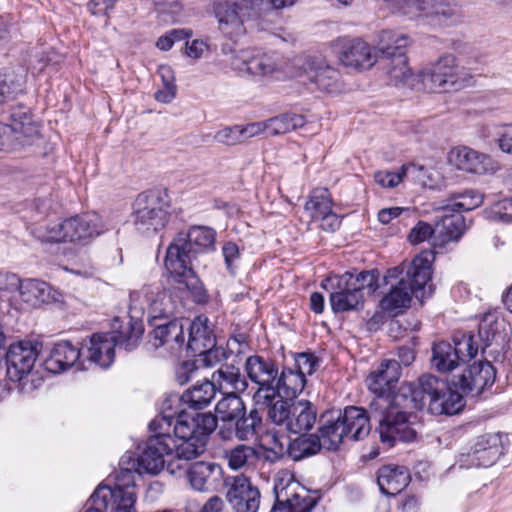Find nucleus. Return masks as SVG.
Returning <instances> with one entry per match:
<instances>
[{
  "label": "nucleus",
  "instance_id": "nucleus-1",
  "mask_svg": "<svg viewBox=\"0 0 512 512\" xmlns=\"http://www.w3.org/2000/svg\"><path fill=\"white\" fill-rule=\"evenodd\" d=\"M400 375L399 363L389 359L371 370L365 379L368 390L374 395L366 411L372 421L378 423L381 443L389 448L397 441L411 442L415 439L416 432L409 421L414 411L427 407L432 415H455L463 406L458 394L445 397L447 383L431 374L420 376L417 382L403 383L391 394Z\"/></svg>",
  "mask_w": 512,
  "mask_h": 512
},
{
  "label": "nucleus",
  "instance_id": "nucleus-2",
  "mask_svg": "<svg viewBox=\"0 0 512 512\" xmlns=\"http://www.w3.org/2000/svg\"><path fill=\"white\" fill-rule=\"evenodd\" d=\"M194 422L187 416H180L174 425L161 415L154 418L149 429L153 433L145 448L136 459L128 457L139 475H156L165 466L166 457L175 453L177 460L190 461L204 453L208 436L215 431V420L210 415L198 416Z\"/></svg>",
  "mask_w": 512,
  "mask_h": 512
},
{
  "label": "nucleus",
  "instance_id": "nucleus-3",
  "mask_svg": "<svg viewBox=\"0 0 512 512\" xmlns=\"http://www.w3.org/2000/svg\"><path fill=\"white\" fill-rule=\"evenodd\" d=\"M216 231L208 226H192L180 232L166 250L164 265L175 288L196 304H206L208 294L195 273L198 256L214 250Z\"/></svg>",
  "mask_w": 512,
  "mask_h": 512
},
{
  "label": "nucleus",
  "instance_id": "nucleus-4",
  "mask_svg": "<svg viewBox=\"0 0 512 512\" xmlns=\"http://www.w3.org/2000/svg\"><path fill=\"white\" fill-rule=\"evenodd\" d=\"M340 43L338 58L345 67L363 70L371 68L376 61H383L384 69L395 85L405 82L411 76L405 54L409 43L407 35L382 30L378 35L375 55H372L370 45L362 39H343Z\"/></svg>",
  "mask_w": 512,
  "mask_h": 512
},
{
  "label": "nucleus",
  "instance_id": "nucleus-5",
  "mask_svg": "<svg viewBox=\"0 0 512 512\" xmlns=\"http://www.w3.org/2000/svg\"><path fill=\"white\" fill-rule=\"evenodd\" d=\"M429 253L417 255L410 263H402L391 268L384 276L386 284L391 283L390 292L380 301L384 311L395 312L407 308L411 296L418 297L432 277V265Z\"/></svg>",
  "mask_w": 512,
  "mask_h": 512
},
{
  "label": "nucleus",
  "instance_id": "nucleus-6",
  "mask_svg": "<svg viewBox=\"0 0 512 512\" xmlns=\"http://www.w3.org/2000/svg\"><path fill=\"white\" fill-rule=\"evenodd\" d=\"M366 409L347 406L344 410H327L320 415L317 434L325 449L336 451L345 438L360 441L370 433L371 421Z\"/></svg>",
  "mask_w": 512,
  "mask_h": 512
},
{
  "label": "nucleus",
  "instance_id": "nucleus-7",
  "mask_svg": "<svg viewBox=\"0 0 512 512\" xmlns=\"http://www.w3.org/2000/svg\"><path fill=\"white\" fill-rule=\"evenodd\" d=\"M297 0H221L214 4L221 33L236 43L246 34V22L291 7Z\"/></svg>",
  "mask_w": 512,
  "mask_h": 512
},
{
  "label": "nucleus",
  "instance_id": "nucleus-8",
  "mask_svg": "<svg viewBox=\"0 0 512 512\" xmlns=\"http://www.w3.org/2000/svg\"><path fill=\"white\" fill-rule=\"evenodd\" d=\"M217 386L213 381L203 380L198 381L188 389H186L181 395L171 394L169 395L162 404V410L160 415L166 420H169L173 425L176 422H180V416L185 415L189 419H193L196 423L200 424V421L196 419L198 416L210 415L215 420V429L217 428V418L214 414L198 413V412H187L184 407L179 406L186 405L188 408L195 411L202 410L210 405L212 400L215 398L217 393Z\"/></svg>",
  "mask_w": 512,
  "mask_h": 512
},
{
  "label": "nucleus",
  "instance_id": "nucleus-9",
  "mask_svg": "<svg viewBox=\"0 0 512 512\" xmlns=\"http://www.w3.org/2000/svg\"><path fill=\"white\" fill-rule=\"evenodd\" d=\"M144 333L142 322L129 320L126 327L112 336L94 334L90 339L89 360L103 368L109 367L115 357V346L126 351L135 349Z\"/></svg>",
  "mask_w": 512,
  "mask_h": 512
},
{
  "label": "nucleus",
  "instance_id": "nucleus-10",
  "mask_svg": "<svg viewBox=\"0 0 512 512\" xmlns=\"http://www.w3.org/2000/svg\"><path fill=\"white\" fill-rule=\"evenodd\" d=\"M268 407L271 422L294 434L310 431L318 417L316 405L309 400L289 402L278 399Z\"/></svg>",
  "mask_w": 512,
  "mask_h": 512
},
{
  "label": "nucleus",
  "instance_id": "nucleus-11",
  "mask_svg": "<svg viewBox=\"0 0 512 512\" xmlns=\"http://www.w3.org/2000/svg\"><path fill=\"white\" fill-rule=\"evenodd\" d=\"M169 207L166 191L156 189L139 194L134 212L136 229L145 236L160 231L168 222Z\"/></svg>",
  "mask_w": 512,
  "mask_h": 512
},
{
  "label": "nucleus",
  "instance_id": "nucleus-12",
  "mask_svg": "<svg viewBox=\"0 0 512 512\" xmlns=\"http://www.w3.org/2000/svg\"><path fill=\"white\" fill-rule=\"evenodd\" d=\"M421 81L431 91L448 92L468 86L471 75L456 63L452 54L441 56L436 62L422 70Z\"/></svg>",
  "mask_w": 512,
  "mask_h": 512
},
{
  "label": "nucleus",
  "instance_id": "nucleus-13",
  "mask_svg": "<svg viewBox=\"0 0 512 512\" xmlns=\"http://www.w3.org/2000/svg\"><path fill=\"white\" fill-rule=\"evenodd\" d=\"M495 378L496 369L489 361L485 360L474 362L467 366L462 373L453 375L451 385L455 390H453L449 383L444 380L448 385L445 397H448L452 393H456L461 397L463 406L456 413L458 414L465 406V395H470L472 397L479 396L486 387L493 385Z\"/></svg>",
  "mask_w": 512,
  "mask_h": 512
},
{
  "label": "nucleus",
  "instance_id": "nucleus-14",
  "mask_svg": "<svg viewBox=\"0 0 512 512\" xmlns=\"http://www.w3.org/2000/svg\"><path fill=\"white\" fill-rule=\"evenodd\" d=\"M245 372L248 379L257 385L253 395L256 404L268 407L274 402V384L279 372L275 360L258 354L247 357Z\"/></svg>",
  "mask_w": 512,
  "mask_h": 512
},
{
  "label": "nucleus",
  "instance_id": "nucleus-15",
  "mask_svg": "<svg viewBox=\"0 0 512 512\" xmlns=\"http://www.w3.org/2000/svg\"><path fill=\"white\" fill-rule=\"evenodd\" d=\"M42 348V343L38 341L11 344L5 354L7 377L13 382L25 379L31 373Z\"/></svg>",
  "mask_w": 512,
  "mask_h": 512
},
{
  "label": "nucleus",
  "instance_id": "nucleus-16",
  "mask_svg": "<svg viewBox=\"0 0 512 512\" xmlns=\"http://www.w3.org/2000/svg\"><path fill=\"white\" fill-rule=\"evenodd\" d=\"M504 435L486 433L478 436L470 450L461 455V462L469 467H490L504 454Z\"/></svg>",
  "mask_w": 512,
  "mask_h": 512
},
{
  "label": "nucleus",
  "instance_id": "nucleus-17",
  "mask_svg": "<svg viewBox=\"0 0 512 512\" xmlns=\"http://www.w3.org/2000/svg\"><path fill=\"white\" fill-rule=\"evenodd\" d=\"M3 113L8 115L11 127V140L14 149L31 145L39 138V128L32 119L30 109L24 105H7Z\"/></svg>",
  "mask_w": 512,
  "mask_h": 512
},
{
  "label": "nucleus",
  "instance_id": "nucleus-18",
  "mask_svg": "<svg viewBox=\"0 0 512 512\" xmlns=\"http://www.w3.org/2000/svg\"><path fill=\"white\" fill-rule=\"evenodd\" d=\"M228 489L226 500L234 512H257L260 505L261 494L259 489L252 485L249 478L238 475L226 483Z\"/></svg>",
  "mask_w": 512,
  "mask_h": 512
},
{
  "label": "nucleus",
  "instance_id": "nucleus-19",
  "mask_svg": "<svg viewBox=\"0 0 512 512\" xmlns=\"http://www.w3.org/2000/svg\"><path fill=\"white\" fill-rule=\"evenodd\" d=\"M448 160L458 170L466 173L485 175L496 171L490 156L466 146L453 148Z\"/></svg>",
  "mask_w": 512,
  "mask_h": 512
},
{
  "label": "nucleus",
  "instance_id": "nucleus-20",
  "mask_svg": "<svg viewBox=\"0 0 512 512\" xmlns=\"http://www.w3.org/2000/svg\"><path fill=\"white\" fill-rule=\"evenodd\" d=\"M262 426V416L257 408L243 411L228 426H222L218 435L223 440H231L235 436L240 441H247L255 438Z\"/></svg>",
  "mask_w": 512,
  "mask_h": 512
},
{
  "label": "nucleus",
  "instance_id": "nucleus-21",
  "mask_svg": "<svg viewBox=\"0 0 512 512\" xmlns=\"http://www.w3.org/2000/svg\"><path fill=\"white\" fill-rule=\"evenodd\" d=\"M150 343L155 349L167 346L171 352L183 349L185 344L183 319L172 318L162 324H156L150 333Z\"/></svg>",
  "mask_w": 512,
  "mask_h": 512
},
{
  "label": "nucleus",
  "instance_id": "nucleus-22",
  "mask_svg": "<svg viewBox=\"0 0 512 512\" xmlns=\"http://www.w3.org/2000/svg\"><path fill=\"white\" fill-rule=\"evenodd\" d=\"M188 339L185 340L183 348L187 356L194 357L203 353L208 348L215 346L216 337L212 328L209 326V320L204 315H199L189 322Z\"/></svg>",
  "mask_w": 512,
  "mask_h": 512
},
{
  "label": "nucleus",
  "instance_id": "nucleus-23",
  "mask_svg": "<svg viewBox=\"0 0 512 512\" xmlns=\"http://www.w3.org/2000/svg\"><path fill=\"white\" fill-rule=\"evenodd\" d=\"M222 468L212 462L199 461L187 469L192 488L199 492H211L218 488L222 480Z\"/></svg>",
  "mask_w": 512,
  "mask_h": 512
},
{
  "label": "nucleus",
  "instance_id": "nucleus-24",
  "mask_svg": "<svg viewBox=\"0 0 512 512\" xmlns=\"http://www.w3.org/2000/svg\"><path fill=\"white\" fill-rule=\"evenodd\" d=\"M289 486H274L275 503L270 512H311L318 498L308 494L289 493Z\"/></svg>",
  "mask_w": 512,
  "mask_h": 512
},
{
  "label": "nucleus",
  "instance_id": "nucleus-25",
  "mask_svg": "<svg viewBox=\"0 0 512 512\" xmlns=\"http://www.w3.org/2000/svg\"><path fill=\"white\" fill-rule=\"evenodd\" d=\"M81 351L70 341H59L54 344L49 355L44 360L45 369L51 373H60L68 370L79 361Z\"/></svg>",
  "mask_w": 512,
  "mask_h": 512
},
{
  "label": "nucleus",
  "instance_id": "nucleus-26",
  "mask_svg": "<svg viewBox=\"0 0 512 512\" xmlns=\"http://www.w3.org/2000/svg\"><path fill=\"white\" fill-rule=\"evenodd\" d=\"M66 242L83 241L103 232L97 214L77 215L64 220Z\"/></svg>",
  "mask_w": 512,
  "mask_h": 512
},
{
  "label": "nucleus",
  "instance_id": "nucleus-27",
  "mask_svg": "<svg viewBox=\"0 0 512 512\" xmlns=\"http://www.w3.org/2000/svg\"><path fill=\"white\" fill-rule=\"evenodd\" d=\"M239 60L241 61V65L234 64L237 69L247 71L256 76L271 75L280 70L282 65L281 56L276 52H257L255 54L242 53Z\"/></svg>",
  "mask_w": 512,
  "mask_h": 512
},
{
  "label": "nucleus",
  "instance_id": "nucleus-28",
  "mask_svg": "<svg viewBox=\"0 0 512 512\" xmlns=\"http://www.w3.org/2000/svg\"><path fill=\"white\" fill-rule=\"evenodd\" d=\"M306 384V378L300 375L292 366L285 364L281 372H278L277 380L274 384V402L278 399L283 401H294L303 391Z\"/></svg>",
  "mask_w": 512,
  "mask_h": 512
},
{
  "label": "nucleus",
  "instance_id": "nucleus-29",
  "mask_svg": "<svg viewBox=\"0 0 512 512\" xmlns=\"http://www.w3.org/2000/svg\"><path fill=\"white\" fill-rule=\"evenodd\" d=\"M407 468L396 465H383L377 471V483L385 495L399 494L410 482Z\"/></svg>",
  "mask_w": 512,
  "mask_h": 512
},
{
  "label": "nucleus",
  "instance_id": "nucleus-30",
  "mask_svg": "<svg viewBox=\"0 0 512 512\" xmlns=\"http://www.w3.org/2000/svg\"><path fill=\"white\" fill-rule=\"evenodd\" d=\"M354 286L349 287L340 276L337 279L336 290L330 294L331 309L335 313L358 310L363 307V293L357 292Z\"/></svg>",
  "mask_w": 512,
  "mask_h": 512
},
{
  "label": "nucleus",
  "instance_id": "nucleus-31",
  "mask_svg": "<svg viewBox=\"0 0 512 512\" xmlns=\"http://www.w3.org/2000/svg\"><path fill=\"white\" fill-rule=\"evenodd\" d=\"M265 450L250 445L239 444L227 452L228 465L233 470H254L265 457Z\"/></svg>",
  "mask_w": 512,
  "mask_h": 512
},
{
  "label": "nucleus",
  "instance_id": "nucleus-32",
  "mask_svg": "<svg viewBox=\"0 0 512 512\" xmlns=\"http://www.w3.org/2000/svg\"><path fill=\"white\" fill-rule=\"evenodd\" d=\"M442 212L436 223L435 230L442 237L443 242L458 240L466 229L465 218L461 213L444 211L443 205L439 208Z\"/></svg>",
  "mask_w": 512,
  "mask_h": 512
},
{
  "label": "nucleus",
  "instance_id": "nucleus-33",
  "mask_svg": "<svg viewBox=\"0 0 512 512\" xmlns=\"http://www.w3.org/2000/svg\"><path fill=\"white\" fill-rule=\"evenodd\" d=\"M306 73L310 82L321 91L332 92L338 88L340 73L322 60L312 61Z\"/></svg>",
  "mask_w": 512,
  "mask_h": 512
},
{
  "label": "nucleus",
  "instance_id": "nucleus-34",
  "mask_svg": "<svg viewBox=\"0 0 512 512\" xmlns=\"http://www.w3.org/2000/svg\"><path fill=\"white\" fill-rule=\"evenodd\" d=\"M324 448L317 433L303 432L289 442L287 455L293 461H300L318 454Z\"/></svg>",
  "mask_w": 512,
  "mask_h": 512
},
{
  "label": "nucleus",
  "instance_id": "nucleus-35",
  "mask_svg": "<svg viewBox=\"0 0 512 512\" xmlns=\"http://www.w3.org/2000/svg\"><path fill=\"white\" fill-rule=\"evenodd\" d=\"M17 290L21 299L33 307L48 302L50 298L49 284L37 279H20Z\"/></svg>",
  "mask_w": 512,
  "mask_h": 512
},
{
  "label": "nucleus",
  "instance_id": "nucleus-36",
  "mask_svg": "<svg viewBox=\"0 0 512 512\" xmlns=\"http://www.w3.org/2000/svg\"><path fill=\"white\" fill-rule=\"evenodd\" d=\"M246 410L243 399L235 392L225 394L216 404L215 412L217 420L220 419L227 426Z\"/></svg>",
  "mask_w": 512,
  "mask_h": 512
},
{
  "label": "nucleus",
  "instance_id": "nucleus-37",
  "mask_svg": "<svg viewBox=\"0 0 512 512\" xmlns=\"http://www.w3.org/2000/svg\"><path fill=\"white\" fill-rule=\"evenodd\" d=\"M459 356L448 342L435 343L432 347L431 365L437 371L446 373L459 365Z\"/></svg>",
  "mask_w": 512,
  "mask_h": 512
},
{
  "label": "nucleus",
  "instance_id": "nucleus-38",
  "mask_svg": "<svg viewBox=\"0 0 512 512\" xmlns=\"http://www.w3.org/2000/svg\"><path fill=\"white\" fill-rule=\"evenodd\" d=\"M211 381L214 383L217 382L219 389L226 387L238 392H243L248 387L246 379L241 374L240 369L234 365L222 364L220 368L213 373Z\"/></svg>",
  "mask_w": 512,
  "mask_h": 512
},
{
  "label": "nucleus",
  "instance_id": "nucleus-39",
  "mask_svg": "<svg viewBox=\"0 0 512 512\" xmlns=\"http://www.w3.org/2000/svg\"><path fill=\"white\" fill-rule=\"evenodd\" d=\"M304 124V117L294 113H284L266 120V128L270 136L288 133Z\"/></svg>",
  "mask_w": 512,
  "mask_h": 512
},
{
  "label": "nucleus",
  "instance_id": "nucleus-40",
  "mask_svg": "<svg viewBox=\"0 0 512 512\" xmlns=\"http://www.w3.org/2000/svg\"><path fill=\"white\" fill-rule=\"evenodd\" d=\"M482 203V196L475 190L469 189L463 192L453 193L446 200L443 205L444 211L451 210L452 212L461 213L463 211H470L478 207Z\"/></svg>",
  "mask_w": 512,
  "mask_h": 512
},
{
  "label": "nucleus",
  "instance_id": "nucleus-41",
  "mask_svg": "<svg viewBox=\"0 0 512 512\" xmlns=\"http://www.w3.org/2000/svg\"><path fill=\"white\" fill-rule=\"evenodd\" d=\"M333 202L328 189L316 188L311 192L309 200L305 204V210L311 212L313 219L332 211Z\"/></svg>",
  "mask_w": 512,
  "mask_h": 512
},
{
  "label": "nucleus",
  "instance_id": "nucleus-42",
  "mask_svg": "<svg viewBox=\"0 0 512 512\" xmlns=\"http://www.w3.org/2000/svg\"><path fill=\"white\" fill-rule=\"evenodd\" d=\"M341 277L346 281V285L357 288V292L363 293V290L367 289L369 293H374L379 288L377 270L362 271L356 276L351 272H345Z\"/></svg>",
  "mask_w": 512,
  "mask_h": 512
},
{
  "label": "nucleus",
  "instance_id": "nucleus-43",
  "mask_svg": "<svg viewBox=\"0 0 512 512\" xmlns=\"http://www.w3.org/2000/svg\"><path fill=\"white\" fill-rule=\"evenodd\" d=\"M23 91L22 77L13 71L0 73V105L8 104Z\"/></svg>",
  "mask_w": 512,
  "mask_h": 512
},
{
  "label": "nucleus",
  "instance_id": "nucleus-44",
  "mask_svg": "<svg viewBox=\"0 0 512 512\" xmlns=\"http://www.w3.org/2000/svg\"><path fill=\"white\" fill-rule=\"evenodd\" d=\"M33 236L43 243L66 242L64 220L50 222L46 225H38L32 230Z\"/></svg>",
  "mask_w": 512,
  "mask_h": 512
},
{
  "label": "nucleus",
  "instance_id": "nucleus-45",
  "mask_svg": "<svg viewBox=\"0 0 512 512\" xmlns=\"http://www.w3.org/2000/svg\"><path fill=\"white\" fill-rule=\"evenodd\" d=\"M430 14L444 24L456 23L461 17L459 6L448 0H435Z\"/></svg>",
  "mask_w": 512,
  "mask_h": 512
},
{
  "label": "nucleus",
  "instance_id": "nucleus-46",
  "mask_svg": "<svg viewBox=\"0 0 512 512\" xmlns=\"http://www.w3.org/2000/svg\"><path fill=\"white\" fill-rule=\"evenodd\" d=\"M500 325L501 323L491 314L486 315L481 320L478 326V335L480 340L484 343L483 350L489 347L493 341H497L498 338H502V341H504V337H502L499 330Z\"/></svg>",
  "mask_w": 512,
  "mask_h": 512
},
{
  "label": "nucleus",
  "instance_id": "nucleus-47",
  "mask_svg": "<svg viewBox=\"0 0 512 512\" xmlns=\"http://www.w3.org/2000/svg\"><path fill=\"white\" fill-rule=\"evenodd\" d=\"M166 296L163 295L160 299L154 300L148 311V323L151 327H156V324H162L167 320H172L175 318L173 316L172 307H170V300H167V303H164Z\"/></svg>",
  "mask_w": 512,
  "mask_h": 512
},
{
  "label": "nucleus",
  "instance_id": "nucleus-48",
  "mask_svg": "<svg viewBox=\"0 0 512 512\" xmlns=\"http://www.w3.org/2000/svg\"><path fill=\"white\" fill-rule=\"evenodd\" d=\"M293 363L289 364L293 370H296L300 375L306 378L307 375H312L319 367V359L311 352H302L292 354Z\"/></svg>",
  "mask_w": 512,
  "mask_h": 512
},
{
  "label": "nucleus",
  "instance_id": "nucleus-49",
  "mask_svg": "<svg viewBox=\"0 0 512 512\" xmlns=\"http://www.w3.org/2000/svg\"><path fill=\"white\" fill-rule=\"evenodd\" d=\"M452 349H455L456 354H458L459 362H465L474 358L478 352V346L474 341V336L471 334H464L460 339H454Z\"/></svg>",
  "mask_w": 512,
  "mask_h": 512
},
{
  "label": "nucleus",
  "instance_id": "nucleus-50",
  "mask_svg": "<svg viewBox=\"0 0 512 512\" xmlns=\"http://www.w3.org/2000/svg\"><path fill=\"white\" fill-rule=\"evenodd\" d=\"M488 217L494 221L512 222V196L494 202L488 211Z\"/></svg>",
  "mask_w": 512,
  "mask_h": 512
},
{
  "label": "nucleus",
  "instance_id": "nucleus-51",
  "mask_svg": "<svg viewBox=\"0 0 512 512\" xmlns=\"http://www.w3.org/2000/svg\"><path fill=\"white\" fill-rule=\"evenodd\" d=\"M413 164L403 165L401 167L400 172H390V171H378L374 174V179L376 183L385 188H393L396 187L406 175L407 171L410 168H414Z\"/></svg>",
  "mask_w": 512,
  "mask_h": 512
},
{
  "label": "nucleus",
  "instance_id": "nucleus-52",
  "mask_svg": "<svg viewBox=\"0 0 512 512\" xmlns=\"http://www.w3.org/2000/svg\"><path fill=\"white\" fill-rule=\"evenodd\" d=\"M196 362L200 363L203 367H213L219 363H222L227 359L228 355L223 347L213 346L206 349L203 353H199L196 356Z\"/></svg>",
  "mask_w": 512,
  "mask_h": 512
},
{
  "label": "nucleus",
  "instance_id": "nucleus-53",
  "mask_svg": "<svg viewBox=\"0 0 512 512\" xmlns=\"http://www.w3.org/2000/svg\"><path fill=\"white\" fill-rule=\"evenodd\" d=\"M240 132V125L225 127L216 132L214 139L224 145H238L243 143Z\"/></svg>",
  "mask_w": 512,
  "mask_h": 512
},
{
  "label": "nucleus",
  "instance_id": "nucleus-54",
  "mask_svg": "<svg viewBox=\"0 0 512 512\" xmlns=\"http://www.w3.org/2000/svg\"><path fill=\"white\" fill-rule=\"evenodd\" d=\"M434 234H437L435 226L432 227L426 222L419 221L417 225L411 229L408 238L412 244H418L429 239Z\"/></svg>",
  "mask_w": 512,
  "mask_h": 512
},
{
  "label": "nucleus",
  "instance_id": "nucleus-55",
  "mask_svg": "<svg viewBox=\"0 0 512 512\" xmlns=\"http://www.w3.org/2000/svg\"><path fill=\"white\" fill-rule=\"evenodd\" d=\"M222 253L227 269L229 270L230 274L235 275L236 266L234 263L239 258L238 246L233 242H227L222 248Z\"/></svg>",
  "mask_w": 512,
  "mask_h": 512
},
{
  "label": "nucleus",
  "instance_id": "nucleus-56",
  "mask_svg": "<svg viewBox=\"0 0 512 512\" xmlns=\"http://www.w3.org/2000/svg\"><path fill=\"white\" fill-rule=\"evenodd\" d=\"M434 2L435 0H409L407 1V8L404 14L418 13L419 15L430 17Z\"/></svg>",
  "mask_w": 512,
  "mask_h": 512
},
{
  "label": "nucleus",
  "instance_id": "nucleus-57",
  "mask_svg": "<svg viewBox=\"0 0 512 512\" xmlns=\"http://www.w3.org/2000/svg\"><path fill=\"white\" fill-rule=\"evenodd\" d=\"M240 134L242 141L245 142L246 140L259 135L262 132L267 131L266 128V120L265 121H259V122H252L245 126L240 125Z\"/></svg>",
  "mask_w": 512,
  "mask_h": 512
},
{
  "label": "nucleus",
  "instance_id": "nucleus-58",
  "mask_svg": "<svg viewBox=\"0 0 512 512\" xmlns=\"http://www.w3.org/2000/svg\"><path fill=\"white\" fill-rule=\"evenodd\" d=\"M20 284V278L14 274L9 272H4L0 270V290L1 291H15Z\"/></svg>",
  "mask_w": 512,
  "mask_h": 512
},
{
  "label": "nucleus",
  "instance_id": "nucleus-59",
  "mask_svg": "<svg viewBox=\"0 0 512 512\" xmlns=\"http://www.w3.org/2000/svg\"><path fill=\"white\" fill-rule=\"evenodd\" d=\"M181 4L177 0H164L163 3L158 4V13L159 14H168L171 15V20L175 21L176 17L181 12Z\"/></svg>",
  "mask_w": 512,
  "mask_h": 512
},
{
  "label": "nucleus",
  "instance_id": "nucleus-60",
  "mask_svg": "<svg viewBox=\"0 0 512 512\" xmlns=\"http://www.w3.org/2000/svg\"><path fill=\"white\" fill-rule=\"evenodd\" d=\"M318 219H321V229L329 233L335 232L341 224V219L333 211L320 216Z\"/></svg>",
  "mask_w": 512,
  "mask_h": 512
},
{
  "label": "nucleus",
  "instance_id": "nucleus-61",
  "mask_svg": "<svg viewBox=\"0 0 512 512\" xmlns=\"http://www.w3.org/2000/svg\"><path fill=\"white\" fill-rule=\"evenodd\" d=\"M398 360H396L399 365L409 366L415 360V350L410 345L400 346L397 349Z\"/></svg>",
  "mask_w": 512,
  "mask_h": 512
},
{
  "label": "nucleus",
  "instance_id": "nucleus-62",
  "mask_svg": "<svg viewBox=\"0 0 512 512\" xmlns=\"http://www.w3.org/2000/svg\"><path fill=\"white\" fill-rule=\"evenodd\" d=\"M402 512H419L420 501L415 495H406L399 501Z\"/></svg>",
  "mask_w": 512,
  "mask_h": 512
},
{
  "label": "nucleus",
  "instance_id": "nucleus-63",
  "mask_svg": "<svg viewBox=\"0 0 512 512\" xmlns=\"http://www.w3.org/2000/svg\"><path fill=\"white\" fill-rule=\"evenodd\" d=\"M101 494V490L94 491L91 497L88 500V507L85 510V512H106L104 500L101 496L99 498V495Z\"/></svg>",
  "mask_w": 512,
  "mask_h": 512
},
{
  "label": "nucleus",
  "instance_id": "nucleus-64",
  "mask_svg": "<svg viewBox=\"0 0 512 512\" xmlns=\"http://www.w3.org/2000/svg\"><path fill=\"white\" fill-rule=\"evenodd\" d=\"M200 512H228L224 501L219 496L211 497L202 507Z\"/></svg>",
  "mask_w": 512,
  "mask_h": 512
}]
</instances>
